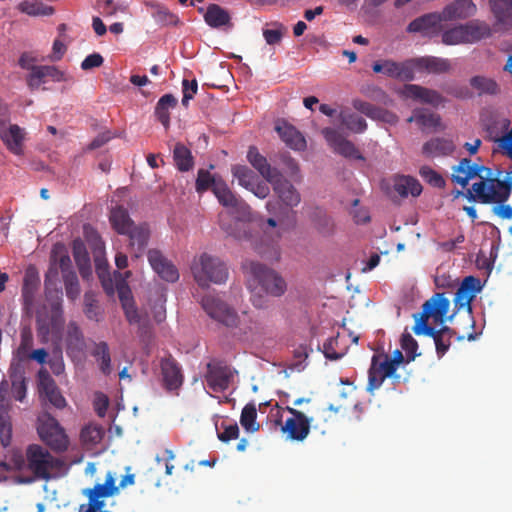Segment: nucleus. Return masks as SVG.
Instances as JSON below:
<instances>
[{
  "label": "nucleus",
  "mask_w": 512,
  "mask_h": 512,
  "mask_svg": "<svg viewBox=\"0 0 512 512\" xmlns=\"http://www.w3.org/2000/svg\"><path fill=\"white\" fill-rule=\"evenodd\" d=\"M452 182L466 187L469 181L475 177L481 180L475 182L472 188L467 190L465 197L472 201L478 200L483 204L506 202L511 195V183L500 181L490 177L491 170L483 165L472 163L469 158H462L458 165L452 168Z\"/></svg>",
  "instance_id": "1"
},
{
  "label": "nucleus",
  "mask_w": 512,
  "mask_h": 512,
  "mask_svg": "<svg viewBox=\"0 0 512 512\" xmlns=\"http://www.w3.org/2000/svg\"><path fill=\"white\" fill-rule=\"evenodd\" d=\"M243 269L250 276L249 286L252 288L253 293L251 301L255 307L263 308L267 304L266 298L256 292L258 288L265 293V295L273 297H280L286 292L287 284L284 278L278 272L264 264L256 261H245L243 263Z\"/></svg>",
  "instance_id": "2"
},
{
  "label": "nucleus",
  "mask_w": 512,
  "mask_h": 512,
  "mask_svg": "<svg viewBox=\"0 0 512 512\" xmlns=\"http://www.w3.org/2000/svg\"><path fill=\"white\" fill-rule=\"evenodd\" d=\"M449 308L450 301L445 297V294L435 293L423 303L420 313L413 314L415 320L413 332L418 336H444L451 341L454 331L450 327L442 326L440 329L435 330L428 324L430 318H432L433 322L436 324L445 323Z\"/></svg>",
  "instance_id": "3"
},
{
  "label": "nucleus",
  "mask_w": 512,
  "mask_h": 512,
  "mask_svg": "<svg viewBox=\"0 0 512 512\" xmlns=\"http://www.w3.org/2000/svg\"><path fill=\"white\" fill-rule=\"evenodd\" d=\"M191 272L200 287H208L210 283H225L229 275L226 264L220 258L207 253L194 259Z\"/></svg>",
  "instance_id": "4"
},
{
  "label": "nucleus",
  "mask_w": 512,
  "mask_h": 512,
  "mask_svg": "<svg viewBox=\"0 0 512 512\" xmlns=\"http://www.w3.org/2000/svg\"><path fill=\"white\" fill-rule=\"evenodd\" d=\"M37 433L41 441L54 452L68 449L69 438L64 428L49 413H42L37 418Z\"/></svg>",
  "instance_id": "5"
},
{
  "label": "nucleus",
  "mask_w": 512,
  "mask_h": 512,
  "mask_svg": "<svg viewBox=\"0 0 512 512\" xmlns=\"http://www.w3.org/2000/svg\"><path fill=\"white\" fill-rule=\"evenodd\" d=\"M83 494L88 497V504H81L79 512H111L104 510L105 498L118 494L114 473L108 472L103 484H96L93 488L85 489Z\"/></svg>",
  "instance_id": "6"
},
{
  "label": "nucleus",
  "mask_w": 512,
  "mask_h": 512,
  "mask_svg": "<svg viewBox=\"0 0 512 512\" xmlns=\"http://www.w3.org/2000/svg\"><path fill=\"white\" fill-rule=\"evenodd\" d=\"M26 459L28 468L41 479H49L50 470L60 464L58 459L38 444L27 447Z\"/></svg>",
  "instance_id": "7"
},
{
  "label": "nucleus",
  "mask_w": 512,
  "mask_h": 512,
  "mask_svg": "<svg viewBox=\"0 0 512 512\" xmlns=\"http://www.w3.org/2000/svg\"><path fill=\"white\" fill-rule=\"evenodd\" d=\"M85 231L87 233V238L89 240H93L94 242V250H95V266H96V272L97 275L101 281L102 287L107 295L112 296L115 293L116 287H115V272L113 273V276L110 275L108 270V263L105 259H102L100 257L101 254L104 252V244L101 241V238L99 234L94 231L90 230V235H88V228L85 227Z\"/></svg>",
  "instance_id": "8"
},
{
  "label": "nucleus",
  "mask_w": 512,
  "mask_h": 512,
  "mask_svg": "<svg viewBox=\"0 0 512 512\" xmlns=\"http://www.w3.org/2000/svg\"><path fill=\"white\" fill-rule=\"evenodd\" d=\"M130 274V271H126L124 274L115 272V291L118 293L121 306L129 324H139L141 322V315L135 306L131 289L126 280Z\"/></svg>",
  "instance_id": "9"
},
{
  "label": "nucleus",
  "mask_w": 512,
  "mask_h": 512,
  "mask_svg": "<svg viewBox=\"0 0 512 512\" xmlns=\"http://www.w3.org/2000/svg\"><path fill=\"white\" fill-rule=\"evenodd\" d=\"M204 311L217 322L234 327L238 323L237 313L220 298L213 295H205L201 300Z\"/></svg>",
  "instance_id": "10"
},
{
  "label": "nucleus",
  "mask_w": 512,
  "mask_h": 512,
  "mask_svg": "<svg viewBox=\"0 0 512 512\" xmlns=\"http://www.w3.org/2000/svg\"><path fill=\"white\" fill-rule=\"evenodd\" d=\"M444 19L441 12H430L412 20L406 27V31L412 34H420L424 38L432 39L440 35L443 30Z\"/></svg>",
  "instance_id": "11"
},
{
  "label": "nucleus",
  "mask_w": 512,
  "mask_h": 512,
  "mask_svg": "<svg viewBox=\"0 0 512 512\" xmlns=\"http://www.w3.org/2000/svg\"><path fill=\"white\" fill-rule=\"evenodd\" d=\"M372 69L375 73H382L400 81H412L415 76L412 59L404 62L390 59L377 61L373 63Z\"/></svg>",
  "instance_id": "12"
},
{
  "label": "nucleus",
  "mask_w": 512,
  "mask_h": 512,
  "mask_svg": "<svg viewBox=\"0 0 512 512\" xmlns=\"http://www.w3.org/2000/svg\"><path fill=\"white\" fill-rule=\"evenodd\" d=\"M286 410L292 417L285 421L281 428L282 432L291 440L303 441L310 432L311 419L293 407H286Z\"/></svg>",
  "instance_id": "13"
},
{
  "label": "nucleus",
  "mask_w": 512,
  "mask_h": 512,
  "mask_svg": "<svg viewBox=\"0 0 512 512\" xmlns=\"http://www.w3.org/2000/svg\"><path fill=\"white\" fill-rule=\"evenodd\" d=\"M268 183L271 184L275 195L285 207L293 208L301 202V194L281 172L276 174Z\"/></svg>",
  "instance_id": "14"
},
{
  "label": "nucleus",
  "mask_w": 512,
  "mask_h": 512,
  "mask_svg": "<svg viewBox=\"0 0 512 512\" xmlns=\"http://www.w3.org/2000/svg\"><path fill=\"white\" fill-rule=\"evenodd\" d=\"M231 378V370L223 362L213 360L207 364L205 380L213 391L223 392L228 389Z\"/></svg>",
  "instance_id": "15"
},
{
  "label": "nucleus",
  "mask_w": 512,
  "mask_h": 512,
  "mask_svg": "<svg viewBox=\"0 0 512 512\" xmlns=\"http://www.w3.org/2000/svg\"><path fill=\"white\" fill-rule=\"evenodd\" d=\"M322 134L330 147H332L336 153L346 158L364 160L363 155L359 152L356 146L351 141L344 138L336 129L324 128L322 130Z\"/></svg>",
  "instance_id": "16"
},
{
  "label": "nucleus",
  "mask_w": 512,
  "mask_h": 512,
  "mask_svg": "<svg viewBox=\"0 0 512 512\" xmlns=\"http://www.w3.org/2000/svg\"><path fill=\"white\" fill-rule=\"evenodd\" d=\"M480 290L481 284L478 278L474 276L465 277L455 293V307L457 309L465 308L469 313H471V302Z\"/></svg>",
  "instance_id": "17"
},
{
  "label": "nucleus",
  "mask_w": 512,
  "mask_h": 512,
  "mask_svg": "<svg viewBox=\"0 0 512 512\" xmlns=\"http://www.w3.org/2000/svg\"><path fill=\"white\" fill-rule=\"evenodd\" d=\"M148 261L152 269L160 278L167 282H176L179 279V272L175 265L169 261L161 251L151 249L148 251Z\"/></svg>",
  "instance_id": "18"
},
{
  "label": "nucleus",
  "mask_w": 512,
  "mask_h": 512,
  "mask_svg": "<svg viewBox=\"0 0 512 512\" xmlns=\"http://www.w3.org/2000/svg\"><path fill=\"white\" fill-rule=\"evenodd\" d=\"M45 78H50L54 82L66 80L64 72L56 66L31 65V72L27 77V85L31 90L38 89L41 84L45 83Z\"/></svg>",
  "instance_id": "19"
},
{
  "label": "nucleus",
  "mask_w": 512,
  "mask_h": 512,
  "mask_svg": "<svg viewBox=\"0 0 512 512\" xmlns=\"http://www.w3.org/2000/svg\"><path fill=\"white\" fill-rule=\"evenodd\" d=\"M160 368L165 389L170 392L178 390L184 380L178 362L172 356H168L161 360Z\"/></svg>",
  "instance_id": "20"
},
{
  "label": "nucleus",
  "mask_w": 512,
  "mask_h": 512,
  "mask_svg": "<svg viewBox=\"0 0 512 512\" xmlns=\"http://www.w3.org/2000/svg\"><path fill=\"white\" fill-rule=\"evenodd\" d=\"M403 94L407 98L434 107H438L445 102V98L439 92L416 84H406L403 89Z\"/></svg>",
  "instance_id": "21"
},
{
  "label": "nucleus",
  "mask_w": 512,
  "mask_h": 512,
  "mask_svg": "<svg viewBox=\"0 0 512 512\" xmlns=\"http://www.w3.org/2000/svg\"><path fill=\"white\" fill-rule=\"evenodd\" d=\"M492 12L496 18L494 30L506 32L512 28V0H490Z\"/></svg>",
  "instance_id": "22"
},
{
  "label": "nucleus",
  "mask_w": 512,
  "mask_h": 512,
  "mask_svg": "<svg viewBox=\"0 0 512 512\" xmlns=\"http://www.w3.org/2000/svg\"><path fill=\"white\" fill-rule=\"evenodd\" d=\"M476 5L472 0H454L441 11L444 21L466 19L475 15Z\"/></svg>",
  "instance_id": "23"
},
{
  "label": "nucleus",
  "mask_w": 512,
  "mask_h": 512,
  "mask_svg": "<svg viewBox=\"0 0 512 512\" xmlns=\"http://www.w3.org/2000/svg\"><path fill=\"white\" fill-rule=\"evenodd\" d=\"M455 150L452 140L443 137H434L422 146V155L426 158H437L451 155Z\"/></svg>",
  "instance_id": "24"
},
{
  "label": "nucleus",
  "mask_w": 512,
  "mask_h": 512,
  "mask_svg": "<svg viewBox=\"0 0 512 512\" xmlns=\"http://www.w3.org/2000/svg\"><path fill=\"white\" fill-rule=\"evenodd\" d=\"M0 138L13 154L21 155L23 153L25 132L18 125L11 124L8 128L0 129Z\"/></svg>",
  "instance_id": "25"
},
{
  "label": "nucleus",
  "mask_w": 512,
  "mask_h": 512,
  "mask_svg": "<svg viewBox=\"0 0 512 512\" xmlns=\"http://www.w3.org/2000/svg\"><path fill=\"white\" fill-rule=\"evenodd\" d=\"M39 277L32 270H27L22 286L23 309L27 314H32L34 309L35 294L39 287Z\"/></svg>",
  "instance_id": "26"
},
{
  "label": "nucleus",
  "mask_w": 512,
  "mask_h": 512,
  "mask_svg": "<svg viewBox=\"0 0 512 512\" xmlns=\"http://www.w3.org/2000/svg\"><path fill=\"white\" fill-rule=\"evenodd\" d=\"M247 160L259 174L268 182L280 171L272 167L267 158L260 154L255 146H250L247 152Z\"/></svg>",
  "instance_id": "27"
},
{
  "label": "nucleus",
  "mask_w": 512,
  "mask_h": 512,
  "mask_svg": "<svg viewBox=\"0 0 512 512\" xmlns=\"http://www.w3.org/2000/svg\"><path fill=\"white\" fill-rule=\"evenodd\" d=\"M214 194L220 204H222L224 207L231 208L243 214L249 208L245 202L238 198L224 182L215 185Z\"/></svg>",
  "instance_id": "28"
},
{
  "label": "nucleus",
  "mask_w": 512,
  "mask_h": 512,
  "mask_svg": "<svg viewBox=\"0 0 512 512\" xmlns=\"http://www.w3.org/2000/svg\"><path fill=\"white\" fill-rule=\"evenodd\" d=\"M276 131L283 142H285L291 149L301 151L306 148V140L304 136L292 125L287 123L277 125Z\"/></svg>",
  "instance_id": "29"
},
{
  "label": "nucleus",
  "mask_w": 512,
  "mask_h": 512,
  "mask_svg": "<svg viewBox=\"0 0 512 512\" xmlns=\"http://www.w3.org/2000/svg\"><path fill=\"white\" fill-rule=\"evenodd\" d=\"M393 188L401 197H407L408 195L417 197L422 192L420 182L412 176L405 175H398L394 178Z\"/></svg>",
  "instance_id": "30"
},
{
  "label": "nucleus",
  "mask_w": 512,
  "mask_h": 512,
  "mask_svg": "<svg viewBox=\"0 0 512 512\" xmlns=\"http://www.w3.org/2000/svg\"><path fill=\"white\" fill-rule=\"evenodd\" d=\"M72 253L82 278L91 275L90 257L84 242L81 239H75L72 243Z\"/></svg>",
  "instance_id": "31"
},
{
  "label": "nucleus",
  "mask_w": 512,
  "mask_h": 512,
  "mask_svg": "<svg viewBox=\"0 0 512 512\" xmlns=\"http://www.w3.org/2000/svg\"><path fill=\"white\" fill-rule=\"evenodd\" d=\"M413 61V69L415 67L419 69L427 70L430 73H445L450 70V61L448 59L434 57V56H427V57H420L416 59H412Z\"/></svg>",
  "instance_id": "32"
},
{
  "label": "nucleus",
  "mask_w": 512,
  "mask_h": 512,
  "mask_svg": "<svg viewBox=\"0 0 512 512\" xmlns=\"http://www.w3.org/2000/svg\"><path fill=\"white\" fill-rule=\"evenodd\" d=\"M41 385L49 402L56 408L62 409L66 406V400L56 387L53 379L50 378L46 371H40Z\"/></svg>",
  "instance_id": "33"
},
{
  "label": "nucleus",
  "mask_w": 512,
  "mask_h": 512,
  "mask_svg": "<svg viewBox=\"0 0 512 512\" xmlns=\"http://www.w3.org/2000/svg\"><path fill=\"white\" fill-rule=\"evenodd\" d=\"M109 220L113 229L119 234H125L134 224L127 209L123 206L114 207L110 212Z\"/></svg>",
  "instance_id": "34"
},
{
  "label": "nucleus",
  "mask_w": 512,
  "mask_h": 512,
  "mask_svg": "<svg viewBox=\"0 0 512 512\" xmlns=\"http://www.w3.org/2000/svg\"><path fill=\"white\" fill-rule=\"evenodd\" d=\"M177 99L172 94L163 95L155 107V115L161 124L168 128L170 125V109L175 108Z\"/></svg>",
  "instance_id": "35"
},
{
  "label": "nucleus",
  "mask_w": 512,
  "mask_h": 512,
  "mask_svg": "<svg viewBox=\"0 0 512 512\" xmlns=\"http://www.w3.org/2000/svg\"><path fill=\"white\" fill-rule=\"evenodd\" d=\"M470 86L476 90L477 94L479 96L482 95H490L494 96L497 95L500 92V87L498 83L489 77L486 76H473L470 81Z\"/></svg>",
  "instance_id": "36"
},
{
  "label": "nucleus",
  "mask_w": 512,
  "mask_h": 512,
  "mask_svg": "<svg viewBox=\"0 0 512 512\" xmlns=\"http://www.w3.org/2000/svg\"><path fill=\"white\" fill-rule=\"evenodd\" d=\"M67 353L82 351L84 347V336L76 322H69L66 334Z\"/></svg>",
  "instance_id": "37"
},
{
  "label": "nucleus",
  "mask_w": 512,
  "mask_h": 512,
  "mask_svg": "<svg viewBox=\"0 0 512 512\" xmlns=\"http://www.w3.org/2000/svg\"><path fill=\"white\" fill-rule=\"evenodd\" d=\"M204 19L212 28H220L230 23V15L228 12L216 4L208 6Z\"/></svg>",
  "instance_id": "38"
},
{
  "label": "nucleus",
  "mask_w": 512,
  "mask_h": 512,
  "mask_svg": "<svg viewBox=\"0 0 512 512\" xmlns=\"http://www.w3.org/2000/svg\"><path fill=\"white\" fill-rule=\"evenodd\" d=\"M466 43H474L491 36L490 27L483 22H470L463 25Z\"/></svg>",
  "instance_id": "39"
},
{
  "label": "nucleus",
  "mask_w": 512,
  "mask_h": 512,
  "mask_svg": "<svg viewBox=\"0 0 512 512\" xmlns=\"http://www.w3.org/2000/svg\"><path fill=\"white\" fill-rule=\"evenodd\" d=\"M124 235L129 237L130 245L132 247L137 246L138 253H141L148 243L149 229L146 224L138 226L133 224Z\"/></svg>",
  "instance_id": "40"
},
{
  "label": "nucleus",
  "mask_w": 512,
  "mask_h": 512,
  "mask_svg": "<svg viewBox=\"0 0 512 512\" xmlns=\"http://www.w3.org/2000/svg\"><path fill=\"white\" fill-rule=\"evenodd\" d=\"M26 465V460L20 450H13L9 460L0 461V481L6 479V474L11 471H21Z\"/></svg>",
  "instance_id": "41"
},
{
  "label": "nucleus",
  "mask_w": 512,
  "mask_h": 512,
  "mask_svg": "<svg viewBox=\"0 0 512 512\" xmlns=\"http://www.w3.org/2000/svg\"><path fill=\"white\" fill-rule=\"evenodd\" d=\"M91 354L98 361L101 372L104 375H109L112 371V367L108 344L104 341L96 343Z\"/></svg>",
  "instance_id": "42"
},
{
  "label": "nucleus",
  "mask_w": 512,
  "mask_h": 512,
  "mask_svg": "<svg viewBox=\"0 0 512 512\" xmlns=\"http://www.w3.org/2000/svg\"><path fill=\"white\" fill-rule=\"evenodd\" d=\"M173 160L180 171H189L193 167V156L184 144L177 143L173 150Z\"/></svg>",
  "instance_id": "43"
},
{
  "label": "nucleus",
  "mask_w": 512,
  "mask_h": 512,
  "mask_svg": "<svg viewBox=\"0 0 512 512\" xmlns=\"http://www.w3.org/2000/svg\"><path fill=\"white\" fill-rule=\"evenodd\" d=\"M322 352L329 360H339L347 353V347L340 344L339 334H337L323 343Z\"/></svg>",
  "instance_id": "44"
},
{
  "label": "nucleus",
  "mask_w": 512,
  "mask_h": 512,
  "mask_svg": "<svg viewBox=\"0 0 512 512\" xmlns=\"http://www.w3.org/2000/svg\"><path fill=\"white\" fill-rule=\"evenodd\" d=\"M18 10L29 16H50L53 15L55 10L52 6L46 5L42 2L22 1L18 4Z\"/></svg>",
  "instance_id": "45"
},
{
  "label": "nucleus",
  "mask_w": 512,
  "mask_h": 512,
  "mask_svg": "<svg viewBox=\"0 0 512 512\" xmlns=\"http://www.w3.org/2000/svg\"><path fill=\"white\" fill-rule=\"evenodd\" d=\"M221 228L229 235L239 241H250L252 234L250 232L249 224L236 220L232 225L226 226L222 220H220Z\"/></svg>",
  "instance_id": "46"
},
{
  "label": "nucleus",
  "mask_w": 512,
  "mask_h": 512,
  "mask_svg": "<svg viewBox=\"0 0 512 512\" xmlns=\"http://www.w3.org/2000/svg\"><path fill=\"white\" fill-rule=\"evenodd\" d=\"M407 121L416 122L422 128H436L440 125V116L424 110H415Z\"/></svg>",
  "instance_id": "47"
},
{
  "label": "nucleus",
  "mask_w": 512,
  "mask_h": 512,
  "mask_svg": "<svg viewBox=\"0 0 512 512\" xmlns=\"http://www.w3.org/2000/svg\"><path fill=\"white\" fill-rule=\"evenodd\" d=\"M340 121L343 126L354 133H362L367 128L365 119L355 113H340Z\"/></svg>",
  "instance_id": "48"
},
{
  "label": "nucleus",
  "mask_w": 512,
  "mask_h": 512,
  "mask_svg": "<svg viewBox=\"0 0 512 512\" xmlns=\"http://www.w3.org/2000/svg\"><path fill=\"white\" fill-rule=\"evenodd\" d=\"M105 435L104 429L99 425H87L80 433L81 441L85 445L95 446L99 444Z\"/></svg>",
  "instance_id": "49"
},
{
  "label": "nucleus",
  "mask_w": 512,
  "mask_h": 512,
  "mask_svg": "<svg viewBox=\"0 0 512 512\" xmlns=\"http://www.w3.org/2000/svg\"><path fill=\"white\" fill-rule=\"evenodd\" d=\"M352 105L354 109L365 114L367 117L371 119L382 118L385 117L386 115L391 117L389 111L376 107L373 104L360 99H354Z\"/></svg>",
  "instance_id": "50"
},
{
  "label": "nucleus",
  "mask_w": 512,
  "mask_h": 512,
  "mask_svg": "<svg viewBox=\"0 0 512 512\" xmlns=\"http://www.w3.org/2000/svg\"><path fill=\"white\" fill-rule=\"evenodd\" d=\"M232 174L238 180L239 185L247 190L258 180L256 174L245 165H234L232 167Z\"/></svg>",
  "instance_id": "51"
},
{
  "label": "nucleus",
  "mask_w": 512,
  "mask_h": 512,
  "mask_svg": "<svg viewBox=\"0 0 512 512\" xmlns=\"http://www.w3.org/2000/svg\"><path fill=\"white\" fill-rule=\"evenodd\" d=\"M257 410L256 406L249 403L244 406L240 416L241 425L250 432H256L259 429V424L256 422Z\"/></svg>",
  "instance_id": "52"
},
{
  "label": "nucleus",
  "mask_w": 512,
  "mask_h": 512,
  "mask_svg": "<svg viewBox=\"0 0 512 512\" xmlns=\"http://www.w3.org/2000/svg\"><path fill=\"white\" fill-rule=\"evenodd\" d=\"M221 182L222 181H217L209 171L200 169L197 173L195 188L199 194L207 191L208 189H211L214 192L215 185H218Z\"/></svg>",
  "instance_id": "53"
},
{
  "label": "nucleus",
  "mask_w": 512,
  "mask_h": 512,
  "mask_svg": "<svg viewBox=\"0 0 512 512\" xmlns=\"http://www.w3.org/2000/svg\"><path fill=\"white\" fill-rule=\"evenodd\" d=\"M3 405L0 406V442L3 447H7L12 439V424L8 411H2Z\"/></svg>",
  "instance_id": "54"
},
{
  "label": "nucleus",
  "mask_w": 512,
  "mask_h": 512,
  "mask_svg": "<svg viewBox=\"0 0 512 512\" xmlns=\"http://www.w3.org/2000/svg\"><path fill=\"white\" fill-rule=\"evenodd\" d=\"M372 359H376V367L386 377L392 378L393 383H399L400 375L396 374V368L387 360V355H373Z\"/></svg>",
  "instance_id": "55"
},
{
  "label": "nucleus",
  "mask_w": 512,
  "mask_h": 512,
  "mask_svg": "<svg viewBox=\"0 0 512 512\" xmlns=\"http://www.w3.org/2000/svg\"><path fill=\"white\" fill-rule=\"evenodd\" d=\"M442 43L445 45H457L466 43L463 25H459L440 33Z\"/></svg>",
  "instance_id": "56"
},
{
  "label": "nucleus",
  "mask_w": 512,
  "mask_h": 512,
  "mask_svg": "<svg viewBox=\"0 0 512 512\" xmlns=\"http://www.w3.org/2000/svg\"><path fill=\"white\" fill-rule=\"evenodd\" d=\"M385 379L386 377L376 367V359H372L368 370L367 391L373 393L382 386Z\"/></svg>",
  "instance_id": "57"
},
{
  "label": "nucleus",
  "mask_w": 512,
  "mask_h": 512,
  "mask_svg": "<svg viewBox=\"0 0 512 512\" xmlns=\"http://www.w3.org/2000/svg\"><path fill=\"white\" fill-rule=\"evenodd\" d=\"M419 174L431 186L436 188L445 187V179L441 174L432 169L430 166H422L419 170Z\"/></svg>",
  "instance_id": "58"
},
{
  "label": "nucleus",
  "mask_w": 512,
  "mask_h": 512,
  "mask_svg": "<svg viewBox=\"0 0 512 512\" xmlns=\"http://www.w3.org/2000/svg\"><path fill=\"white\" fill-rule=\"evenodd\" d=\"M11 391L13 394V397L17 400L22 402L26 396V382L25 378L22 373L15 372L11 374Z\"/></svg>",
  "instance_id": "59"
},
{
  "label": "nucleus",
  "mask_w": 512,
  "mask_h": 512,
  "mask_svg": "<svg viewBox=\"0 0 512 512\" xmlns=\"http://www.w3.org/2000/svg\"><path fill=\"white\" fill-rule=\"evenodd\" d=\"M313 221H314L317 229L321 233L328 234L332 231L333 223H332L330 217H328L322 209H320V208L315 209L314 214H313Z\"/></svg>",
  "instance_id": "60"
},
{
  "label": "nucleus",
  "mask_w": 512,
  "mask_h": 512,
  "mask_svg": "<svg viewBox=\"0 0 512 512\" xmlns=\"http://www.w3.org/2000/svg\"><path fill=\"white\" fill-rule=\"evenodd\" d=\"M275 29H263V37L268 45H275L281 42L286 28L280 23H274Z\"/></svg>",
  "instance_id": "61"
},
{
  "label": "nucleus",
  "mask_w": 512,
  "mask_h": 512,
  "mask_svg": "<svg viewBox=\"0 0 512 512\" xmlns=\"http://www.w3.org/2000/svg\"><path fill=\"white\" fill-rule=\"evenodd\" d=\"M36 326H37V334L46 340L52 329L59 328L61 324H52L51 318L47 319L43 317L41 314L37 315L36 318Z\"/></svg>",
  "instance_id": "62"
},
{
  "label": "nucleus",
  "mask_w": 512,
  "mask_h": 512,
  "mask_svg": "<svg viewBox=\"0 0 512 512\" xmlns=\"http://www.w3.org/2000/svg\"><path fill=\"white\" fill-rule=\"evenodd\" d=\"M401 347L407 354L408 362L413 361L416 357L418 343L410 333L402 334Z\"/></svg>",
  "instance_id": "63"
},
{
  "label": "nucleus",
  "mask_w": 512,
  "mask_h": 512,
  "mask_svg": "<svg viewBox=\"0 0 512 512\" xmlns=\"http://www.w3.org/2000/svg\"><path fill=\"white\" fill-rule=\"evenodd\" d=\"M154 18L163 25H176L179 21L178 17L165 7H159L154 13Z\"/></svg>",
  "instance_id": "64"
}]
</instances>
